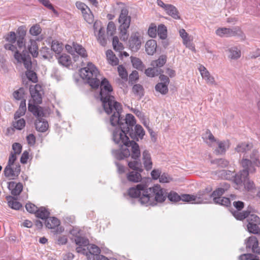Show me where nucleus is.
<instances>
[{"instance_id": "f257e3e1", "label": "nucleus", "mask_w": 260, "mask_h": 260, "mask_svg": "<svg viewBox=\"0 0 260 260\" xmlns=\"http://www.w3.org/2000/svg\"><path fill=\"white\" fill-rule=\"evenodd\" d=\"M122 111L113 112L110 118V123L113 126L118 125L112 133V140L115 143L121 146L117 150H112V154L118 160L123 159L131 156L137 158L140 156L139 145L134 141H130L128 136L133 138V128L136 124L135 117L131 114H127L125 118L121 115Z\"/></svg>"}, {"instance_id": "f03ea898", "label": "nucleus", "mask_w": 260, "mask_h": 260, "mask_svg": "<svg viewBox=\"0 0 260 260\" xmlns=\"http://www.w3.org/2000/svg\"><path fill=\"white\" fill-rule=\"evenodd\" d=\"M99 72L95 66L88 62L87 66L80 70L81 77L86 80L92 88H98L100 85V96L105 112L110 114L116 111H122L121 105L114 100L111 95L113 88L109 81L105 78L101 81L98 78Z\"/></svg>"}, {"instance_id": "7ed1b4c3", "label": "nucleus", "mask_w": 260, "mask_h": 260, "mask_svg": "<svg viewBox=\"0 0 260 260\" xmlns=\"http://www.w3.org/2000/svg\"><path fill=\"white\" fill-rule=\"evenodd\" d=\"M139 200V202L142 205L145 206H154L157 203H162L167 198V193L165 189L159 185L156 184L151 187H148L146 184L145 191Z\"/></svg>"}, {"instance_id": "20e7f679", "label": "nucleus", "mask_w": 260, "mask_h": 260, "mask_svg": "<svg viewBox=\"0 0 260 260\" xmlns=\"http://www.w3.org/2000/svg\"><path fill=\"white\" fill-rule=\"evenodd\" d=\"M252 208L248 207L247 209L242 212L236 211L234 213L235 218L239 220H243L246 218L247 230L250 233L253 234H259L260 218L256 215L251 214L252 212Z\"/></svg>"}, {"instance_id": "39448f33", "label": "nucleus", "mask_w": 260, "mask_h": 260, "mask_svg": "<svg viewBox=\"0 0 260 260\" xmlns=\"http://www.w3.org/2000/svg\"><path fill=\"white\" fill-rule=\"evenodd\" d=\"M128 12L127 9H122L118 18V22L120 23L119 29L120 37L123 41L126 40L128 37L127 30L130 26L131 17L128 15Z\"/></svg>"}, {"instance_id": "423d86ee", "label": "nucleus", "mask_w": 260, "mask_h": 260, "mask_svg": "<svg viewBox=\"0 0 260 260\" xmlns=\"http://www.w3.org/2000/svg\"><path fill=\"white\" fill-rule=\"evenodd\" d=\"M250 158H243L240 165L242 168H248L251 172H256V168L260 167L259 152L257 150H253L250 154Z\"/></svg>"}, {"instance_id": "0eeeda50", "label": "nucleus", "mask_w": 260, "mask_h": 260, "mask_svg": "<svg viewBox=\"0 0 260 260\" xmlns=\"http://www.w3.org/2000/svg\"><path fill=\"white\" fill-rule=\"evenodd\" d=\"M14 57L18 62H22L27 70H31L32 62L27 51L23 50L22 54L19 53V51H16L14 54Z\"/></svg>"}, {"instance_id": "6e6552de", "label": "nucleus", "mask_w": 260, "mask_h": 260, "mask_svg": "<svg viewBox=\"0 0 260 260\" xmlns=\"http://www.w3.org/2000/svg\"><path fill=\"white\" fill-rule=\"evenodd\" d=\"M29 91L35 104H40L42 102V94L43 91L42 87L38 84L34 86H31L29 88Z\"/></svg>"}, {"instance_id": "1a4fd4ad", "label": "nucleus", "mask_w": 260, "mask_h": 260, "mask_svg": "<svg viewBox=\"0 0 260 260\" xmlns=\"http://www.w3.org/2000/svg\"><path fill=\"white\" fill-rule=\"evenodd\" d=\"M146 184L140 183L137 184L135 187H132L128 189V194L129 196L132 198L140 199L141 197L145 194L144 192L145 191ZM139 199H138L139 200Z\"/></svg>"}, {"instance_id": "9d476101", "label": "nucleus", "mask_w": 260, "mask_h": 260, "mask_svg": "<svg viewBox=\"0 0 260 260\" xmlns=\"http://www.w3.org/2000/svg\"><path fill=\"white\" fill-rule=\"evenodd\" d=\"M141 46V40L139 32L133 33L128 40L129 48L133 52H137Z\"/></svg>"}, {"instance_id": "9b49d317", "label": "nucleus", "mask_w": 260, "mask_h": 260, "mask_svg": "<svg viewBox=\"0 0 260 260\" xmlns=\"http://www.w3.org/2000/svg\"><path fill=\"white\" fill-rule=\"evenodd\" d=\"M45 225L48 229H55V234L61 233L64 231L62 226H58L60 224L59 220L55 217H49L45 222Z\"/></svg>"}, {"instance_id": "f8f14e48", "label": "nucleus", "mask_w": 260, "mask_h": 260, "mask_svg": "<svg viewBox=\"0 0 260 260\" xmlns=\"http://www.w3.org/2000/svg\"><path fill=\"white\" fill-rule=\"evenodd\" d=\"M255 172H251L248 168H243V170L238 173L235 174L234 182L237 185H242L247 179L249 178V174H254Z\"/></svg>"}, {"instance_id": "ddd939ff", "label": "nucleus", "mask_w": 260, "mask_h": 260, "mask_svg": "<svg viewBox=\"0 0 260 260\" xmlns=\"http://www.w3.org/2000/svg\"><path fill=\"white\" fill-rule=\"evenodd\" d=\"M211 188H206L203 190L200 191L195 196L196 204L207 203L210 199L212 198L210 193Z\"/></svg>"}, {"instance_id": "4468645a", "label": "nucleus", "mask_w": 260, "mask_h": 260, "mask_svg": "<svg viewBox=\"0 0 260 260\" xmlns=\"http://www.w3.org/2000/svg\"><path fill=\"white\" fill-rule=\"evenodd\" d=\"M241 31L237 30L236 28L231 29L226 27L219 28L216 30V34L220 37H229L240 35Z\"/></svg>"}, {"instance_id": "2eb2a0df", "label": "nucleus", "mask_w": 260, "mask_h": 260, "mask_svg": "<svg viewBox=\"0 0 260 260\" xmlns=\"http://www.w3.org/2000/svg\"><path fill=\"white\" fill-rule=\"evenodd\" d=\"M258 241L255 237H250L246 243L247 251L251 249L253 252L260 254V246H258Z\"/></svg>"}, {"instance_id": "dca6fc26", "label": "nucleus", "mask_w": 260, "mask_h": 260, "mask_svg": "<svg viewBox=\"0 0 260 260\" xmlns=\"http://www.w3.org/2000/svg\"><path fill=\"white\" fill-rule=\"evenodd\" d=\"M28 110L37 117V119H40L45 115L43 109L40 106L29 103L28 105Z\"/></svg>"}, {"instance_id": "f3484780", "label": "nucleus", "mask_w": 260, "mask_h": 260, "mask_svg": "<svg viewBox=\"0 0 260 260\" xmlns=\"http://www.w3.org/2000/svg\"><path fill=\"white\" fill-rule=\"evenodd\" d=\"M199 69L203 78L206 80L208 84L213 85L215 84L214 77L210 75L209 72L204 66H201Z\"/></svg>"}, {"instance_id": "a211bd4d", "label": "nucleus", "mask_w": 260, "mask_h": 260, "mask_svg": "<svg viewBox=\"0 0 260 260\" xmlns=\"http://www.w3.org/2000/svg\"><path fill=\"white\" fill-rule=\"evenodd\" d=\"M8 188L11 190V194L14 196H17L20 194L23 189V185L21 183H16L15 182H10L8 184Z\"/></svg>"}, {"instance_id": "6ab92c4d", "label": "nucleus", "mask_w": 260, "mask_h": 260, "mask_svg": "<svg viewBox=\"0 0 260 260\" xmlns=\"http://www.w3.org/2000/svg\"><path fill=\"white\" fill-rule=\"evenodd\" d=\"M142 160L145 169L147 171L151 170L152 168V162L150 154L148 150H145L143 151Z\"/></svg>"}, {"instance_id": "aec40b11", "label": "nucleus", "mask_w": 260, "mask_h": 260, "mask_svg": "<svg viewBox=\"0 0 260 260\" xmlns=\"http://www.w3.org/2000/svg\"><path fill=\"white\" fill-rule=\"evenodd\" d=\"M141 173V172L138 171H132L129 172L126 174L127 180L129 182L134 183H137L140 182L142 179Z\"/></svg>"}, {"instance_id": "412c9836", "label": "nucleus", "mask_w": 260, "mask_h": 260, "mask_svg": "<svg viewBox=\"0 0 260 260\" xmlns=\"http://www.w3.org/2000/svg\"><path fill=\"white\" fill-rule=\"evenodd\" d=\"M89 246L87 247L88 249V253L89 254V260H91L93 259V260L95 258H99V254L101 252V250L100 248L94 244H90L88 245Z\"/></svg>"}, {"instance_id": "4be33fe9", "label": "nucleus", "mask_w": 260, "mask_h": 260, "mask_svg": "<svg viewBox=\"0 0 260 260\" xmlns=\"http://www.w3.org/2000/svg\"><path fill=\"white\" fill-rule=\"evenodd\" d=\"M36 129L37 131L44 133L45 132L48 128V123L47 120L41 118V119H37L35 122Z\"/></svg>"}, {"instance_id": "5701e85b", "label": "nucleus", "mask_w": 260, "mask_h": 260, "mask_svg": "<svg viewBox=\"0 0 260 260\" xmlns=\"http://www.w3.org/2000/svg\"><path fill=\"white\" fill-rule=\"evenodd\" d=\"M156 41L154 40H150L147 41L145 44V51L148 55H152L156 52Z\"/></svg>"}, {"instance_id": "b1692460", "label": "nucleus", "mask_w": 260, "mask_h": 260, "mask_svg": "<svg viewBox=\"0 0 260 260\" xmlns=\"http://www.w3.org/2000/svg\"><path fill=\"white\" fill-rule=\"evenodd\" d=\"M139 157L140 156L137 158H132L134 160L129 161L128 162V166L130 169H132L134 171H138L140 172H142L143 169L142 168V163L139 159Z\"/></svg>"}, {"instance_id": "393cba45", "label": "nucleus", "mask_w": 260, "mask_h": 260, "mask_svg": "<svg viewBox=\"0 0 260 260\" xmlns=\"http://www.w3.org/2000/svg\"><path fill=\"white\" fill-rule=\"evenodd\" d=\"M135 129H133V133L135 135L133 138H131L132 141H138L139 138L142 139L145 135V132L140 125H135Z\"/></svg>"}, {"instance_id": "a878e982", "label": "nucleus", "mask_w": 260, "mask_h": 260, "mask_svg": "<svg viewBox=\"0 0 260 260\" xmlns=\"http://www.w3.org/2000/svg\"><path fill=\"white\" fill-rule=\"evenodd\" d=\"M27 48L28 50V54H31L34 57H37L38 55V47L36 41L34 40L30 39Z\"/></svg>"}, {"instance_id": "bb28decb", "label": "nucleus", "mask_w": 260, "mask_h": 260, "mask_svg": "<svg viewBox=\"0 0 260 260\" xmlns=\"http://www.w3.org/2000/svg\"><path fill=\"white\" fill-rule=\"evenodd\" d=\"M165 10L172 18L175 19H179L180 18L179 12L174 6L168 4Z\"/></svg>"}, {"instance_id": "cd10ccee", "label": "nucleus", "mask_w": 260, "mask_h": 260, "mask_svg": "<svg viewBox=\"0 0 260 260\" xmlns=\"http://www.w3.org/2000/svg\"><path fill=\"white\" fill-rule=\"evenodd\" d=\"M8 204L9 207L14 210H19L22 207L21 204L17 201V199L12 196L6 197Z\"/></svg>"}, {"instance_id": "c85d7f7f", "label": "nucleus", "mask_w": 260, "mask_h": 260, "mask_svg": "<svg viewBox=\"0 0 260 260\" xmlns=\"http://www.w3.org/2000/svg\"><path fill=\"white\" fill-rule=\"evenodd\" d=\"M252 147V145L251 144L242 143L238 144L235 149L237 152L243 153L245 155L248 151L251 150Z\"/></svg>"}, {"instance_id": "c756f323", "label": "nucleus", "mask_w": 260, "mask_h": 260, "mask_svg": "<svg viewBox=\"0 0 260 260\" xmlns=\"http://www.w3.org/2000/svg\"><path fill=\"white\" fill-rule=\"evenodd\" d=\"M218 147L215 150L217 154H224L229 147V143L226 141H217Z\"/></svg>"}, {"instance_id": "7c9ffc66", "label": "nucleus", "mask_w": 260, "mask_h": 260, "mask_svg": "<svg viewBox=\"0 0 260 260\" xmlns=\"http://www.w3.org/2000/svg\"><path fill=\"white\" fill-rule=\"evenodd\" d=\"M49 211L44 207L39 208L36 214V217L42 219H45V220L49 217Z\"/></svg>"}, {"instance_id": "2f4dec72", "label": "nucleus", "mask_w": 260, "mask_h": 260, "mask_svg": "<svg viewBox=\"0 0 260 260\" xmlns=\"http://www.w3.org/2000/svg\"><path fill=\"white\" fill-rule=\"evenodd\" d=\"M106 56L109 63L112 66H116L118 64L119 59L114 54L113 51L111 50H109L106 52Z\"/></svg>"}, {"instance_id": "473e14b6", "label": "nucleus", "mask_w": 260, "mask_h": 260, "mask_svg": "<svg viewBox=\"0 0 260 260\" xmlns=\"http://www.w3.org/2000/svg\"><path fill=\"white\" fill-rule=\"evenodd\" d=\"M167 61V56L164 55H160L159 58L155 60H153L151 63L152 67L158 69L162 67Z\"/></svg>"}, {"instance_id": "72a5a7b5", "label": "nucleus", "mask_w": 260, "mask_h": 260, "mask_svg": "<svg viewBox=\"0 0 260 260\" xmlns=\"http://www.w3.org/2000/svg\"><path fill=\"white\" fill-rule=\"evenodd\" d=\"M131 62L134 68L137 70L143 71L145 69V66L140 59L136 57H131Z\"/></svg>"}, {"instance_id": "f704fd0d", "label": "nucleus", "mask_w": 260, "mask_h": 260, "mask_svg": "<svg viewBox=\"0 0 260 260\" xmlns=\"http://www.w3.org/2000/svg\"><path fill=\"white\" fill-rule=\"evenodd\" d=\"M19 34H20L19 36L17 37V44L18 45V48L21 49L23 47L25 46L24 44V36L26 34V32L24 30L19 28Z\"/></svg>"}, {"instance_id": "c9c22d12", "label": "nucleus", "mask_w": 260, "mask_h": 260, "mask_svg": "<svg viewBox=\"0 0 260 260\" xmlns=\"http://www.w3.org/2000/svg\"><path fill=\"white\" fill-rule=\"evenodd\" d=\"M163 73V71L160 69H156V68L152 67L145 70V73L148 77H153L158 76L160 73Z\"/></svg>"}, {"instance_id": "e433bc0d", "label": "nucleus", "mask_w": 260, "mask_h": 260, "mask_svg": "<svg viewBox=\"0 0 260 260\" xmlns=\"http://www.w3.org/2000/svg\"><path fill=\"white\" fill-rule=\"evenodd\" d=\"M235 172L230 171L223 170L219 172V175L224 179L233 180L235 177Z\"/></svg>"}, {"instance_id": "4c0bfd02", "label": "nucleus", "mask_w": 260, "mask_h": 260, "mask_svg": "<svg viewBox=\"0 0 260 260\" xmlns=\"http://www.w3.org/2000/svg\"><path fill=\"white\" fill-rule=\"evenodd\" d=\"M229 57L232 59H237L241 56V51L237 47H232L229 49Z\"/></svg>"}, {"instance_id": "58836bf2", "label": "nucleus", "mask_w": 260, "mask_h": 260, "mask_svg": "<svg viewBox=\"0 0 260 260\" xmlns=\"http://www.w3.org/2000/svg\"><path fill=\"white\" fill-rule=\"evenodd\" d=\"M58 61L60 64L66 67L70 66L72 63L70 56L66 54H63L59 57Z\"/></svg>"}, {"instance_id": "ea45409f", "label": "nucleus", "mask_w": 260, "mask_h": 260, "mask_svg": "<svg viewBox=\"0 0 260 260\" xmlns=\"http://www.w3.org/2000/svg\"><path fill=\"white\" fill-rule=\"evenodd\" d=\"M213 201L215 204L225 206H228L231 204L230 199L225 197H215L213 198Z\"/></svg>"}, {"instance_id": "a19ab883", "label": "nucleus", "mask_w": 260, "mask_h": 260, "mask_svg": "<svg viewBox=\"0 0 260 260\" xmlns=\"http://www.w3.org/2000/svg\"><path fill=\"white\" fill-rule=\"evenodd\" d=\"M73 48L75 52L83 57L87 56L85 49L80 45L73 43Z\"/></svg>"}, {"instance_id": "79ce46f5", "label": "nucleus", "mask_w": 260, "mask_h": 260, "mask_svg": "<svg viewBox=\"0 0 260 260\" xmlns=\"http://www.w3.org/2000/svg\"><path fill=\"white\" fill-rule=\"evenodd\" d=\"M157 32L161 39L164 40L166 39L167 37V30L165 25H159L157 29Z\"/></svg>"}, {"instance_id": "37998d69", "label": "nucleus", "mask_w": 260, "mask_h": 260, "mask_svg": "<svg viewBox=\"0 0 260 260\" xmlns=\"http://www.w3.org/2000/svg\"><path fill=\"white\" fill-rule=\"evenodd\" d=\"M97 40L99 43L103 46H105L107 44V40L105 36L104 29L100 28L97 36Z\"/></svg>"}, {"instance_id": "c03bdc74", "label": "nucleus", "mask_w": 260, "mask_h": 260, "mask_svg": "<svg viewBox=\"0 0 260 260\" xmlns=\"http://www.w3.org/2000/svg\"><path fill=\"white\" fill-rule=\"evenodd\" d=\"M168 85L161 83H158L155 87V89L156 91L160 92L162 94H166L168 92Z\"/></svg>"}, {"instance_id": "a18cd8bd", "label": "nucleus", "mask_w": 260, "mask_h": 260, "mask_svg": "<svg viewBox=\"0 0 260 260\" xmlns=\"http://www.w3.org/2000/svg\"><path fill=\"white\" fill-rule=\"evenodd\" d=\"M40 53L44 59H49L52 56V50L47 47H42L40 50Z\"/></svg>"}, {"instance_id": "49530a36", "label": "nucleus", "mask_w": 260, "mask_h": 260, "mask_svg": "<svg viewBox=\"0 0 260 260\" xmlns=\"http://www.w3.org/2000/svg\"><path fill=\"white\" fill-rule=\"evenodd\" d=\"M75 242L77 245L80 246H86L89 245L88 239L81 236H76L75 238Z\"/></svg>"}, {"instance_id": "de8ad7c7", "label": "nucleus", "mask_w": 260, "mask_h": 260, "mask_svg": "<svg viewBox=\"0 0 260 260\" xmlns=\"http://www.w3.org/2000/svg\"><path fill=\"white\" fill-rule=\"evenodd\" d=\"M132 90L135 95H139L140 97H142L144 95V89L141 84H137L134 85L133 87Z\"/></svg>"}, {"instance_id": "09e8293b", "label": "nucleus", "mask_w": 260, "mask_h": 260, "mask_svg": "<svg viewBox=\"0 0 260 260\" xmlns=\"http://www.w3.org/2000/svg\"><path fill=\"white\" fill-rule=\"evenodd\" d=\"M51 50H52V52L53 51L57 54H59L62 50V45L57 41H53L52 42Z\"/></svg>"}, {"instance_id": "8fccbe9b", "label": "nucleus", "mask_w": 260, "mask_h": 260, "mask_svg": "<svg viewBox=\"0 0 260 260\" xmlns=\"http://www.w3.org/2000/svg\"><path fill=\"white\" fill-rule=\"evenodd\" d=\"M229 187V185H226L225 188L219 187L214 190L211 194L212 197L215 198V197H220L225 192Z\"/></svg>"}, {"instance_id": "3c124183", "label": "nucleus", "mask_w": 260, "mask_h": 260, "mask_svg": "<svg viewBox=\"0 0 260 260\" xmlns=\"http://www.w3.org/2000/svg\"><path fill=\"white\" fill-rule=\"evenodd\" d=\"M112 44L115 50L120 51L123 49V45L119 42V39L117 36L113 37Z\"/></svg>"}, {"instance_id": "603ef678", "label": "nucleus", "mask_w": 260, "mask_h": 260, "mask_svg": "<svg viewBox=\"0 0 260 260\" xmlns=\"http://www.w3.org/2000/svg\"><path fill=\"white\" fill-rule=\"evenodd\" d=\"M196 199L195 195L184 194L180 196V200L183 202L196 203Z\"/></svg>"}, {"instance_id": "864d4df0", "label": "nucleus", "mask_w": 260, "mask_h": 260, "mask_svg": "<svg viewBox=\"0 0 260 260\" xmlns=\"http://www.w3.org/2000/svg\"><path fill=\"white\" fill-rule=\"evenodd\" d=\"M84 20L89 24H92L94 21V16L91 11H86L82 14Z\"/></svg>"}, {"instance_id": "5fc2aeb1", "label": "nucleus", "mask_w": 260, "mask_h": 260, "mask_svg": "<svg viewBox=\"0 0 260 260\" xmlns=\"http://www.w3.org/2000/svg\"><path fill=\"white\" fill-rule=\"evenodd\" d=\"M171 202H177L180 201V196L176 192L171 191L167 195Z\"/></svg>"}, {"instance_id": "6e6d98bb", "label": "nucleus", "mask_w": 260, "mask_h": 260, "mask_svg": "<svg viewBox=\"0 0 260 260\" xmlns=\"http://www.w3.org/2000/svg\"><path fill=\"white\" fill-rule=\"evenodd\" d=\"M4 175L6 177H16L14 171V169L12 168V166L7 165L4 169Z\"/></svg>"}, {"instance_id": "4d7b16f0", "label": "nucleus", "mask_w": 260, "mask_h": 260, "mask_svg": "<svg viewBox=\"0 0 260 260\" xmlns=\"http://www.w3.org/2000/svg\"><path fill=\"white\" fill-rule=\"evenodd\" d=\"M211 163L217 165L218 167L221 168H225L229 165V161L224 159L220 158L213 160Z\"/></svg>"}, {"instance_id": "13d9d810", "label": "nucleus", "mask_w": 260, "mask_h": 260, "mask_svg": "<svg viewBox=\"0 0 260 260\" xmlns=\"http://www.w3.org/2000/svg\"><path fill=\"white\" fill-rule=\"evenodd\" d=\"M42 29L39 24H35L32 26L29 29V33L34 36H38L41 34Z\"/></svg>"}, {"instance_id": "bf43d9fd", "label": "nucleus", "mask_w": 260, "mask_h": 260, "mask_svg": "<svg viewBox=\"0 0 260 260\" xmlns=\"http://www.w3.org/2000/svg\"><path fill=\"white\" fill-rule=\"evenodd\" d=\"M117 69L119 76L124 80H127L128 74L125 68L122 65H119Z\"/></svg>"}, {"instance_id": "052dcab7", "label": "nucleus", "mask_w": 260, "mask_h": 260, "mask_svg": "<svg viewBox=\"0 0 260 260\" xmlns=\"http://www.w3.org/2000/svg\"><path fill=\"white\" fill-rule=\"evenodd\" d=\"M26 76L29 81H31L34 83H36L38 81L36 73L31 71V70H27L26 72Z\"/></svg>"}, {"instance_id": "680f3d73", "label": "nucleus", "mask_w": 260, "mask_h": 260, "mask_svg": "<svg viewBox=\"0 0 260 260\" xmlns=\"http://www.w3.org/2000/svg\"><path fill=\"white\" fill-rule=\"evenodd\" d=\"M179 34L180 36L183 39V44L187 46L188 44L190 43V40L188 36V34L186 32L184 29H180L179 31Z\"/></svg>"}, {"instance_id": "e2e57ef3", "label": "nucleus", "mask_w": 260, "mask_h": 260, "mask_svg": "<svg viewBox=\"0 0 260 260\" xmlns=\"http://www.w3.org/2000/svg\"><path fill=\"white\" fill-rule=\"evenodd\" d=\"M233 206L236 209L235 210H232L231 212L234 216V213L236 211L241 212L244 207V203L242 201H235L233 202Z\"/></svg>"}, {"instance_id": "0e129e2a", "label": "nucleus", "mask_w": 260, "mask_h": 260, "mask_svg": "<svg viewBox=\"0 0 260 260\" xmlns=\"http://www.w3.org/2000/svg\"><path fill=\"white\" fill-rule=\"evenodd\" d=\"M244 186V188L247 191H251L255 188V184L253 181L249 179L248 178L242 184Z\"/></svg>"}, {"instance_id": "69168bd1", "label": "nucleus", "mask_w": 260, "mask_h": 260, "mask_svg": "<svg viewBox=\"0 0 260 260\" xmlns=\"http://www.w3.org/2000/svg\"><path fill=\"white\" fill-rule=\"evenodd\" d=\"M239 258L240 260H260L257 256L251 253L241 254Z\"/></svg>"}, {"instance_id": "338daca9", "label": "nucleus", "mask_w": 260, "mask_h": 260, "mask_svg": "<svg viewBox=\"0 0 260 260\" xmlns=\"http://www.w3.org/2000/svg\"><path fill=\"white\" fill-rule=\"evenodd\" d=\"M116 30V26L114 23L110 21L108 23L107 28V34L108 36H112Z\"/></svg>"}, {"instance_id": "774afa93", "label": "nucleus", "mask_w": 260, "mask_h": 260, "mask_svg": "<svg viewBox=\"0 0 260 260\" xmlns=\"http://www.w3.org/2000/svg\"><path fill=\"white\" fill-rule=\"evenodd\" d=\"M26 210L31 213L36 214L39 208L32 203H27L25 205Z\"/></svg>"}]
</instances>
